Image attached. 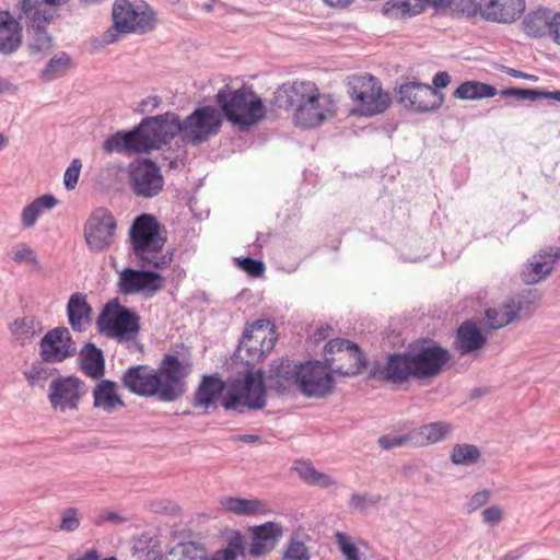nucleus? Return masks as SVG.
<instances>
[{
	"instance_id": "a18cd8bd",
	"label": "nucleus",
	"mask_w": 560,
	"mask_h": 560,
	"mask_svg": "<svg viewBox=\"0 0 560 560\" xmlns=\"http://www.w3.org/2000/svg\"><path fill=\"white\" fill-rule=\"evenodd\" d=\"M70 66L69 57L62 52L59 56L54 57L47 67L43 70L42 77L45 80H52L63 74Z\"/></svg>"
},
{
	"instance_id": "864d4df0",
	"label": "nucleus",
	"mask_w": 560,
	"mask_h": 560,
	"mask_svg": "<svg viewBox=\"0 0 560 560\" xmlns=\"http://www.w3.org/2000/svg\"><path fill=\"white\" fill-rule=\"evenodd\" d=\"M23 374L28 384L32 386L40 381H46L48 378V373L42 363L32 364V366L24 371Z\"/></svg>"
},
{
	"instance_id": "393cba45",
	"label": "nucleus",
	"mask_w": 560,
	"mask_h": 560,
	"mask_svg": "<svg viewBox=\"0 0 560 560\" xmlns=\"http://www.w3.org/2000/svg\"><path fill=\"white\" fill-rule=\"evenodd\" d=\"M220 508L236 516H265L271 513L268 503L265 500L257 498H240L226 495L222 497L219 501Z\"/></svg>"
},
{
	"instance_id": "a211bd4d",
	"label": "nucleus",
	"mask_w": 560,
	"mask_h": 560,
	"mask_svg": "<svg viewBox=\"0 0 560 560\" xmlns=\"http://www.w3.org/2000/svg\"><path fill=\"white\" fill-rule=\"evenodd\" d=\"M330 368L318 361L301 364L296 385L306 396L320 397L328 394L332 387Z\"/></svg>"
},
{
	"instance_id": "2eb2a0df",
	"label": "nucleus",
	"mask_w": 560,
	"mask_h": 560,
	"mask_svg": "<svg viewBox=\"0 0 560 560\" xmlns=\"http://www.w3.org/2000/svg\"><path fill=\"white\" fill-rule=\"evenodd\" d=\"M86 392L85 383L79 377H58L50 383L48 399L51 407L61 412L78 410Z\"/></svg>"
},
{
	"instance_id": "9b49d317",
	"label": "nucleus",
	"mask_w": 560,
	"mask_h": 560,
	"mask_svg": "<svg viewBox=\"0 0 560 560\" xmlns=\"http://www.w3.org/2000/svg\"><path fill=\"white\" fill-rule=\"evenodd\" d=\"M138 127L141 129L145 153L160 149L178 133L182 136L183 129L182 121L173 113L144 118Z\"/></svg>"
},
{
	"instance_id": "1a4fd4ad",
	"label": "nucleus",
	"mask_w": 560,
	"mask_h": 560,
	"mask_svg": "<svg viewBox=\"0 0 560 560\" xmlns=\"http://www.w3.org/2000/svg\"><path fill=\"white\" fill-rule=\"evenodd\" d=\"M352 115L372 117L384 113L390 105L389 94L370 73L352 75Z\"/></svg>"
},
{
	"instance_id": "bb28decb",
	"label": "nucleus",
	"mask_w": 560,
	"mask_h": 560,
	"mask_svg": "<svg viewBox=\"0 0 560 560\" xmlns=\"http://www.w3.org/2000/svg\"><path fill=\"white\" fill-rule=\"evenodd\" d=\"M92 307L88 303L86 295L73 293L67 304L69 324L74 331H85L91 324Z\"/></svg>"
},
{
	"instance_id": "4468645a",
	"label": "nucleus",
	"mask_w": 560,
	"mask_h": 560,
	"mask_svg": "<svg viewBox=\"0 0 560 560\" xmlns=\"http://www.w3.org/2000/svg\"><path fill=\"white\" fill-rule=\"evenodd\" d=\"M397 101L406 109L416 113L433 112L441 107L444 96L429 84L407 82L397 91Z\"/></svg>"
},
{
	"instance_id": "c756f323",
	"label": "nucleus",
	"mask_w": 560,
	"mask_h": 560,
	"mask_svg": "<svg viewBox=\"0 0 560 560\" xmlns=\"http://www.w3.org/2000/svg\"><path fill=\"white\" fill-rule=\"evenodd\" d=\"M553 14L549 9H537L525 15L522 22L523 32L533 38L551 36Z\"/></svg>"
},
{
	"instance_id": "72a5a7b5",
	"label": "nucleus",
	"mask_w": 560,
	"mask_h": 560,
	"mask_svg": "<svg viewBox=\"0 0 560 560\" xmlns=\"http://www.w3.org/2000/svg\"><path fill=\"white\" fill-rule=\"evenodd\" d=\"M10 330L15 341L21 346H25L31 343L42 332L43 326L34 316H24L16 318L10 325Z\"/></svg>"
},
{
	"instance_id": "0e129e2a",
	"label": "nucleus",
	"mask_w": 560,
	"mask_h": 560,
	"mask_svg": "<svg viewBox=\"0 0 560 560\" xmlns=\"http://www.w3.org/2000/svg\"><path fill=\"white\" fill-rule=\"evenodd\" d=\"M124 518L115 512H104L95 521L96 525H103L105 522L121 523Z\"/></svg>"
},
{
	"instance_id": "4be33fe9",
	"label": "nucleus",
	"mask_w": 560,
	"mask_h": 560,
	"mask_svg": "<svg viewBox=\"0 0 560 560\" xmlns=\"http://www.w3.org/2000/svg\"><path fill=\"white\" fill-rule=\"evenodd\" d=\"M560 260V248L550 246L540 249L528 259L521 272V278L526 284H535L545 280Z\"/></svg>"
},
{
	"instance_id": "aec40b11",
	"label": "nucleus",
	"mask_w": 560,
	"mask_h": 560,
	"mask_svg": "<svg viewBox=\"0 0 560 560\" xmlns=\"http://www.w3.org/2000/svg\"><path fill=\"white\" fill-rule=\"evenodd\" d=\"M74 353L75 347L66 327L48 330L39 342V355L46 363L62 362Z\"/></svg>"
},
{
	"instance_id": "5fc2aeb1",
	"label": "nucleus",
	"mask_w": 560,
	"mask_h": 560,
	"mask_svg": "<svg viewBox=\"0 0 560 560\" xmlns=\"http://www.w3.org/2000/svg\"><path fill=\"white\" fill-rule=\"evenodd\" d=\"M481 516L483 523L495 526L503 520V510L499 505H491L481 512Z\"/></svg>"
},
{
	"instance_id": "e2e57ef3",
	"label": "nucleus",
	"mask_w": 560,
	"mask_h": 560,
	"mask_svg": "<svg viewBox=\"0 0 560 560\" xmlns=\"http://www.w3.org/2000/svg\"><path fill=\"white\" fill-rule=\"evenodd\" d=\"M352 358L357 361V370L355 372H352V374H359L368 366V360L365 359L361 348L355 342H352Z\"/></svg>"
},
{
	"instance_id": "de8ad7c7",
	"label": "nucleus",
	"mask_w": 560,
	"mask_h": 560,
	"mask_svg": "<svg viewBox=\"0 0 560 560\" xmlns=\"http://www.w3.org/2000/svg\"><path fill=\"white\" fill-rule=\"evenodd\" d=\"M499 95L503 98H514L516 101L536 102L540 100L539 89H522V88H508L501 90Z\"/></svg>"
},
{
	"instance_id": "0eeeda50",
	"label": "nucleus",
	"mask_w": 560,
	"mask_h": 560,
	"mask_svg": "<svg viewBox=\"0 0 560 560\" xmlns=\"http://www.w3.org/2000/svg\"><path fill=\"white\" fill-rule=\"evenodd\" d=\"M96 325L104 336L128 342L135 340L140 331V316L115 299L105 304Z\"/></svg>"
},
{
	"instance_id": "e433bc0d",
	"label": "nucleus",
	"mask_w": 560,
	"mask_h": 560,
	"mask_svg": "<svg viewBox=\"0 0 560 560\" xmlns=\"http://www.w3.org/2000/svg\"><path fill=\"white\" fill-rule=\"evenodd\" d=\"M498 94L493 85L479 81H465L453 93L458 100H481Z\"/></svg>"
},
{
	"instance_id": "f3484780",
	"label": "nucleus",
	"mask_w": 560,
	"mask_h": 560,
	"mask_svg": "<svg viewBox=\"0 0 560 560\" xmlns=\"http://www.w3.org/2000/svg\"><path fill=\"white\" fill-rule=\"evenodd\" d=\"M162 287L163 278L158 272L125 268L119 273L118 290L124 295L142 293L153 296Z\"/></svg>"
},
{
	"instance_id": "6e6d98bb",
	"label": "nucleus",
	"mask_w": 560,
	"mask_h": 560,
	"mask_svg": "<svg viewBox=\"0 0 560 560\" xmlns=\"http://www.w3.org/2000/svg\"><path fill=\"white\" fill-rule=\"evenodd\" d=\"M373 551L369 545L361 540H352V560H372Z\"/></svg>"
},
{
	"instance_id": "bf43d9fd",
	"label": "nucleus",
	"mask_w": 560,
	"mask_h": 560,
	"mask_svg": "<svg viewBox=\"0 0 560 560\" xmlns=\"http://www.w3.org/2000/svg\"><path fill=\"white\" fill-rule=\"evenodd\" d=\"M381 500L380 494L373 495H352V506L360 509L362 512H365L369 508L375 506Z\"/></svg>"
},
{
	"instance_id": "6ab92c4d",
	"label": "nucleus",
	"mask_w": 560,
	"mask_h": 560,
	"mask_svg": "<svg viewBox=\"0 0 560 560\" xmlns=\"http://www.w3.org/2000/svg\"><path fill=\"white\" fill-rule=\"evenodd\" d=\"M533 312L532 301L517 295L498 307H489L485 313V326L489 329L502 328L516 318L528 317Z\"/></svg>"
},
{
	"instance_id": "f8f14e48",
	"label": "nucleus",
	"mask_w": 560,
	"mask_h": 560,
	"mask_svg": "<svg viewBox=\"0 0 560 560\" xmlns=\"http://www.w3.org/2000/svg\"><path fill=\"white\" fill-rule=\"evenodd\" d=\"M221 115L211 106L199 107L182 121V139L191 144L207 141L221 127Z\"/></svg>"
},
{
	"instance_id": "b1692460",
	"label": "nucleus",
	"mask_w": 560,
	"mask_h": 560,
	"mask_svg": "<svg viewBox=\"0 0 560 560\" xmlns=\"http://www.w3.org/2000/svg\"><path fill=\"white\" fill-rule=\"evenodd\" d=\"M524 9L523 0H481V15L488 21L512 23Z\"/></svg>"
},
{
	"instance_id": "680f3d73",
	"label": "nucleus",
	"mask_w": 560,
	"mask_h": 560,
	"mask_svg": "<svg viewBox=\"0 0 560 560\" xmlns=\"http://www.w3.org/2000/svg\"><path fill=\"white\" fill-rule=\"evenodd\" d=\"M143 542H147L151 549L147 552V557L150 559V560H155L156 557L159 556L160 553V546H159V541L156 539H153V538H141L138 540L137 545H136V549L138 551H143V548H142V544Z\"/></svg>"
},
{
	"instance_id": "49530a36",
	"label": "nucleus",
	"mask_w": 560,
	"mask_h": 560,
	"mask_svg": "<svg viewBox=\"0 0 560 560\" xmlns=\"http://www.w3.org/2000/svg\"><path fill=\"white\" fill-rule=\"evenodd\" d=\"M281 560H310V552L303 541L290 538L283 550Z\"/></svg>"
},
{
	"instance_id": "39448f33",
	"label": "nucleus",
	"mask_w": 560,
	"mask_h": 560,
	"mask_svg": "<svg viewBox=\"0 0 560 560\" xmlns=\"http://www.w3.org/2000/svg\"><path fill=\"white\" fill-rule=\"evenodd\" d=\"M113 25L103 34L106 45L119 40L121 35H143L154 30L155 12L144 2L115 0L112 8Z\"/></svg>"
},
{
	"instance_id": "774afa93",
	"label": "nucleus",
	"mask_w": 560,
	"mask_h": 560,
	"mask_svg": "<svg viewBox=\"0 0 560 560\" xmlns=\"http://www.w3.org/2000/svg\"><path fill=\"white\" fill-rule=\"evenodd\" d=\"M552 39L560 45V12L553 14Z\"/></svg>"
},
{
	"instance_id": "f704fd0d",
	"label": "nucleus",
	"mask_w": 560,
	"mask_h": 560,
	"mask_svg": "<svg viewBox=\"0 0 560 560\" xmlns=\"http://www.w3.org/2000/svg\"><path fill=\"white\" fill-rule=\"evenodd\" d=\"M81 370L91 378L98 380L104 375V358L94 345H88L80 354Z\"/></svg>"
},
{
	"instance_id": "09e8293b",
	"label": "nucleus",
	"mask_w": 560,
	"mask_h": 560,
	"mask_svg": "<svg viewBox=\"0 0 560 560\" xmlns=\"http://www.w3.org/2000/svg\"><path fill=\"white\" fill-rule=\"evenodd\" d=\"M413 440L415 438L411 430L408 433L401 435H382L378 438L377 443L381 448L388 451L406 444L413 445Z\"/></svg>"
},
{
	"instance_id": "423d86ee",
	"label": "nucleus",
	"mask_w": 560,
	"mask_h": 560,
	"mask_svg": "<svg viewBox=\"0 0 560 560\" xmlns=\"http://www.w3.org/2000/svg\"><path fill=\"white\" fill-rule=\"evenodd\" d=\"M217 102L228 120L241 127L255 125L265 116L260 97L246 86L235 91L229 86L221 89L217 94Z\"/></svg>"
},
{
	"instance_id": "c85d7f7f",
	"label": "nucleus",
	"mask_w": 560,
	"mask_h": 560,
	"mask_svg": "<svg viewBox=\"0 0 560 560\" xmlns=\"http://www.w3.org/2000/svg\"><path fill=\"white\" fill-rule=\"evenodd\" d=\"M93 406L107 413L125 407V402L118 394V385L109 380L97 383L93 389Z\"/></svg>"
},
{
	"instance_id": "ddd939ff",
	"label": "nucleus",
	"mask_w": 560,
	"mask_h": 560,
	"mask_svg": "<svg viewBox=\"0 0 560 560\" xmlns=\"http://www.w3.org/2000/svg\"><path fill=\"white\" fill-rule=\"evenodd\" d=\"M276 341L275 325L268 319H258L246 329L240 351L246 353L247 363L258 362L273 349Z\"/></svg>"
},
{
	"instance_id": "5701e85b",
	"label": "nucleus",
	"mask_w": 560,
	"mask_h": 560,
	"mask_svg": "<svg viewBox=\"0 0 560 560\" xmlns=\"http://www.w3.org/2000/svg\"><path fill=\"white\" fill-rule=\"evenodd\" d=\"M250 542L247 553L252 558L266 556L275 549L283 536V527L276 522H266L249 528Z\"/></svg>"
},
{
	"instance_id": "cd10ccee",
	"label": "nucleus",
	"mask_w": 560,
	"mask_h": 560,
	"mask_svg": "<svg viewBox=\"0 0 560 560\" xmlns=\"http://www.w3.org/2000/svg\"><path fill=\"white\" fill-rule=\"evenodd\" d=\"M103 149L107 153L113 152H135V153H145V147L142 143L141 139V129L139 127L135 128L128 132H116L110 136L103 144Z\"/></svg>"
},
{
	"instance_id": "a878e982",
	"label": "nucleus",
	"mask_w": 560,
	"mask_h": 560,
	"mask_svg": "<svg viewBox=\"0 0 560 560\" xmlns=\"http://www.w3.org/2000/svg\"><path fill=\"white\" fill-rule=\"evenodd\" d=\"M487 343V337L475 323L466 320L457 328L454 347L462 355L482 349Z\"/></svg>"
},
{
	"instance_id": "ea45409f",
	"label": "nucleus",
	"mask_w": 560,
	"mask_h": 560,
	"mask_svg": "<svg viewBox=\"0 0 560 560\" xmlns=\"http://www.w3.org/2000/svg\"><path fill=\"white\" fill-rule=\"evenodd\" d=\"M300 376V365L293 364L289 360H281L272 365V378L277 380L279 387L285 388L287 385L298 384Z\"/></svg>"
},
{
	"instance_id": "7c9ffc66",
	"label": "nucleus",
	"mask_w": 560,
	"mask_h": 560,
	"mask_svg": "<svg viewBox=\"0 0 560 560\" xmlns=\"http://www.w3.org/2000/svg\"><path fill=\"white\" fill-rule=\"evenodd\" d=\"M21 44V24L9 12H0V52L12 54Z\"/></svg>"
},
{
	"instance_id": "4c0bfd02",
	"label": "nucleus",
	"mask_w": 560,
	"mask_h": 560,
	"mask_svg": "<svg viewBox=\"0 0 560 560\" xmlns=\"http://www.w3.org/2000/svg\"><path fill=\"white\" fill-rule=\"evenodd\" d=\"M162 560H206V548L195 541L175 546Z\"/></svg>"
},
{
	"instance_id": "37998d69",
	"label": "nucleus",
	"mask_w": 560,
	"mask_h": 560,
	"mask_svg": "<svg viewBox=\"0 0 560 560\" xmlns=\"http://www.w3.org/2000/svg\"><path fill=\"white\" fill-rule=\"evenodd\" d=\"M12 259L16 264H24L31 266L35 270H40L42 266L37 258V255L33 248L26 244H18L12 250Z\"/></svg>"
},
{
	"instance_id": "dca6fc26",
	"label": "nucleus",
	"mask_w": 560,
	"mask_h": 560,
	"mask_svg": "<svg viewBox=\"0 0 560 560\" xmlns=\"http://www.w3.org/2000/svg\"><path fill=\"white\" fill-rule=\"evenodd\" d=\"M129 183L132 191L143 198L158 196L164 187L160 167L151 160H142L131 165Z\"/></svg>"
},
{
	"instance_id": "79ce46f5",
	"label": "nucleus",
	"mask_w": 560,
	"mask_h": 560,
	"mask_svg": "<svg viewBox=\"0 0 560 560\" xmlns=\"http://www.w3.org/2000/svg\"><path fill=\"white\" fill-rule=\"evenodd\" d=\"M294 468L299 476L310 485L327 487L332 483L329 476L318 472L311 464L306 462L296 463Z\"/></svg>"
},
{
	"instance_id": "7ed1b4c3",
	"label": "nucleus",
	"mask_w": 560,
	"mask_h": 560,
	"mask_svg": "<svg viewBox=\"0 0 560 560\" xmlns=\"http://www.w3.org/2000/svg\"><path fill=\"white\" fill-rule=\"evenodd\" d=\"M276 102L291 112L295 127L314 129L331 119L338 105L334 96L324 92L312 80L294 79L282 83L276 92Z\"/></svg>"
},
{
	"instance_id": "052dcab7",
	"label": "nucleus",
	"mask_w": 560,
	"mask_h": 560,
	"mask_svg": "<svg viewBox=\"0 0 560 560\" xmlns=\"http://www.w3.org/2000/svg\"><path fill=\"white\" fill-rule=\"evenodd\" d=\"M394 10H399L401 12V16L415 15L407 0H389L383 8L385 14H389Z\"/></svg>"
},
{
	"instance_id": "6e6552de",
	"label": "nucleus",
	"mask_w": 560,
	"mask_h": 560,
	"mask_svg": "<svg viewBox=\"0 0 560 560\" xmlns=\"http://www.w3.org/2000/svg\"><path fill=\"white\" fill-rule=\"evenodd\" d=\"M226 410L262 409L266 405L265 377L261 371H246L243 378L231 382L228 396L223 399Z\"/></svg>"
},
{
	"instance_id": "c9c22d12",
	"label": "nucleus",
	"mask_w": 560,
	"mask_h": 560,
	"mask_svg": "<svg viewBox=\"0 0 560 560\" xmlns=\"http://www.w3.org/2000/svg\"><path fill=\"white\" fill-rule=\"evenodd\" d=\"M57 202V199L51 195H43L33 200L21 213V221L24 228H33L43 212L52 209Z\"/></svg>"
},
{
	"instance_id": "f03ea898",
	"label": "nucleus",
	"mask_w": 560,
	"mask_h": 560,
	"mask_svg": "<svg viewBox=\"0 0 560 560\" xmlns=\"http://www.w3.org/2000/svg\"><path fill=\"white\" fill-rule=\"evenodd\" d=\"M192 360L186 353H167L158 369L147 364L130 366L121 376L122 386L141 397L175 401L187 392V377L192 373Z\"/></svg>"
},
{
	"instance_id": "603ef678",
	"label": "nucleus",
	"mask_w": 560,
	"mask_h": 560,
	"mask_svg": "<svg viewBox=\"0 0 560 560\" xmlns=\"http://www.w3.org/2000/svg\"><path fill=\"white\" fill-rule=\"evenodd\" d=\"M80 526L79 512L75 508H68L62 512L60 529L73 532Z\"/></svg>"
},
{
	"instance_id": "a19ab883",
	"label": "nucleus",
	"mask_w": 560,
	"mask_h": 560,
	"mask_svg": "<svg viewBox=\"0 0 560 560\" xmlns=\"http://www.w3.org/2000/svg\"><path fill=\"white\" fill-rule=\"evenodd\" d=\"M481 453L474 444H456L451 453V462L454 465L472 466L479 462Z\"/></svg>"
},
{
	"instance_id": "4d7b16f0",
	"label": "nucleus",
	"mask_w": 560,
	"mask_h": 560,
	"mask_svg": "<svg viewBox=\"0 0 560 560\" xmlns=\"http://www.w3.org/2000/svg\"><path fill=\"white\" fill-rule=\"evenodd\" d=\"M238 266L252 277H260L265 271L264 264L259 260L246 257L238 261Z\"/></svg>"
},
{
	"instance_id": "412c9836",
	"label": "nucleus",
	"mask_w": 560,
	"mask_h": 560,
	"mask_svg": "<svg viewBox=\"0 0 560 560\" xmlns=\"http://www.w3.org/2000/svg\"><path fill=\"white\" fill-rule=\"evenodd\" d=\"M21 10L31 18L33 38L30 43V49L33 52H45L52 47V39L46 33L45 26L54 19L51 10H42L34 8L32 0H21Z\"/></svg>"
},
{
	"instance_id": "69168bd1",
	"label": "nucleus",
	"mask_w": 560,
	"mask_h": 560,
	"mask_svg": "<svg viewBox=\"0 0 560 560\" xmlns=\"http://www.w3.org/2000/svg\"><path fill=\"white\" fill-rule=\"evenodd\" d=\"M451 82V77L447 72L445 71H441V72H438L434 77H433V85L434 88L433 89H443V88H446Z\"/></svg>"
},
{
	"instance_id": "8fccbe9b",
	"label": "nucleus",
	"mask_w": 560,
	"mask_h": 560,
	"mask_svg": "<svg viewBox=\"0 0 560 560\" xmlns=\"http://www.w3.org/2000/svg\"><path fill=\"white\" fill-rule=\"evenodd\" d=\"M350 349V341L346 339H331L325 346V359L329 366L332 365L335 359L330 355L341 353Z\"/></svg>"
},
{
	"instance_id": "58836bf2",
	"label": "nucleus",
	"mask_w": 560,
	"mask_h": 560,
	"mask_svg": "<svg viewBox=\"0 0 560 560\" xmlns=\"http://www.w3.org/2000/svg\"><path fill=\"white\" fill-rule=\"evenodd\" d=\"M245 552L243 536L238 532H235L229 538L225 548L217 550L209 558L206 553V560H236L237 557H244Z\"/></svg>"
},
{
	"instance_id": "c03bdc74",
	"label": "nucleus",
	"mask_w": 560,
	"mask_h": 560,
	"mask_svg": "<svg viewBox=\"0 0 560 560\" xmlns=\"http://www.w3.org/2000/svg\"><path fill=\"white\" fill-rule=\"evenodd\" d=\"M446 8L453 14L465 15L467 18L475 16L478 12L481 13V0H450Z\"/></svg>"
},
{
	"instance_id": "338daca9",
	"label": "nucleus",
	"mask_w": 560,
	"mask_h": 560,
	"mask_svg": "<svg viewBox=\"0 0 560 560\" xmlns=\"http://www.w3.org/2000/svg\"><path fill=\"white\" fill-rule=\"evenodd\" d=\"M336 539L342 553L348 560H350V540L347 535L338 532L336 534Z\"/></svg>"
},
{
	"instance_id": "473e14b6",
	"label": "nucleus",
	"mask_w": 560,
	"mask_h": 560,
	"mask_svg": "<svg viewBox=\"0 0 560 560\" xmlns=\"http://www.w3.org/2000/svg\"><path fill=\"white\" fill-rule=\"evenodd\" d=\"M451 432L452 425L443 421L421 425L420 428L412 430V435L415 438L413 446H423L441 442L445 440Z\"/></svg>"
},
{
	"instance_id": "13d9d810",
	"label": "nucleus",
	"mask_w": 560,
	"mask_h": 560,
	"mask_svg": "<svg viewBox=\"0 0 560 560\" xmlns=\"http://www.w3.org/2000/svg\"><path fill=\"white\" fill-rule=\"evenodd\" d=\"M491 495L492 492L487 489L476 492L467 503L468 511L472 512L486 505L490 501Z\"/></svg>"
},
{
	"instance_id": "2f4dec72",
	"label": "nucleus",
	"mask_w": 560,
	"mask_h": 560,
	"mask_svg": "<svg viewBox=\"0 0 560 560\" xmlns=\"http://www.w3.org/2000/svg\"><path fill=\"white\" fill-rule=\"evenodd\" d=\"M224 389V383L214 375H206L202 377L195 395L194 406L197 408L208 409L221 396Z\"/></svg>"
},
{
	"instance_id": "f257e3e1",
	"label": "nucleus",
	"mask_w": 560,
	"mask_h": 560,
	"mask_svg": "<svg viewBox=\"0 0 560 560\" xmlns=\"http://www.w3.org/2000/svg\"><path fill=\"white\" fill-rule=\"evenodd\" d=\"M452 359L448 349L429 338H421L402 352L387 355L385 364L375 362L369 373L370 380L401 385L410 380L429 381L444 370Z\"/></svg>"
},
{
	"instance_id": "20e7f679",
	"label": "nucleus",
	"mask_w": 560,
	"mask_h": 560,
	"mask_svg": "<svg viewBox=\"0 0 560 560\" xmlns=\"http://www.w3.org/2000/svg\"><path fill=\"white\" fill-rule=\"evenodd\" d=\"M165 228L149 213L137 217L129 230V243L138 265L148 269H165L173 261V253L165 249Z\"/></svg>"
},
{
	"instance_id": "3c124183",
	"label": "nucleus",
	"mask_w": 560,
	"mask_h": 560,
	"mask_svg": "<svg viewBox=\"0 0 560 560\" xmlns=\"http://www.w3.org/2000/svg\"><path fill=\"white\" fill-rule=\"evenodd\" d=\"M81 168V161L79 159H74L66 170L63 175V184L68 190H72L75 188L79 180Z\"/></svg>"
},
{
	"instance_id": "9d476101",
	"label": "nucleus",
	"mask_w": 560,
	"mask_h": 560,
	"mask_svg": "<svg viewBox=\"0 0 560 560\" xmlns=\"http://www.w3.org/2000/svg\"><path fill=\"white\" fill-rule=\"evenodd\" d=\"M117 220L106 208L95 209L83 226L84 240L92 253H102L116 243Z\"/></svg>"
}]
</instances>
